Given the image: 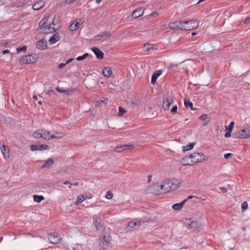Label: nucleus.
<instances>
[{
  "mask_svg": "<svg viewBox=\"0 0 250 250\" xmlns=\"http://www.w3.org/2000/svg\"><path fill=\"white\" fill-rule=\"evenodd\" d=\"M180 183H174L170 179H166L163 184L160 185L156 184L153 188H157V190H153L152 192L154 194H158L161 193H167L171 190L176 189L179 186Z\"/></svg>",
  "mask_w": 250,
  "mask_h": 250,
  "instance_id": "1",
  "label": "nucleus"
},
{
  "mask_svg": "<svg viewBox=\"0 0 250 250\" xmlns=\"http://www.w3.org/2000/svg\"><path fill=\"white\" fill-rule=\"evenodd\" d=\"M235 137L242 139H246L250 137V125L246 124L243 128L238 130L235 134Z\"/></svg>",
  "mask_w": 250,
  "mask_h": 250,
  "instance_id": "2",
  "label": "nucleus"
},
{
  "mask_svg": "<svg viewBox=\"0 0 250 250\" xmlns=\"http://www.w3.org/2000/svg\"><path fill=\"white\" fill-rule=\"evenodd\" d=\"M33 136L36 138H42L44 140H50V132L45 129H39L35 131Z\"/></svg>",
  "mask_w": 250,
  "mask_h": 250,
  "instance_id": "3",
  "label": "nucleus"
},
{
  "mask_svg": "<svg viewBox=\"0 0 250 250\" xmlns=\"http://www.w3.org/2000/svg\"><path fill=\"white\" fill-rule=\"evenodd\" d=\"M184 30H190L197 28L199 26V22L197 20L183 21Z\"/></svg>",
  "mask_w": 250,
  "mask_h": 250,
  "instance_id": "4",
  "label": "nucleus"
},
{
  "mask_svg": "<svg viewBox=\"0 0 250 250\" xmlns=\"http://www.w3.org/2000/svg\"><path fill=\"white\" fill-rule=\"evenodd\" d=\"M190 154L194 164L198 162H202L205 160V156L203 153L195 152Z\"/></svg>",
  "mask_w": 250,
  "mask_h": 250,
  "instance_id": "5",
  "label": "nucleus"
},
{
  "mask_svg": "<svg viewBox=\"0 0 250 250\" xmlns=\"http://www.w3.org/2000/svg\"><path fill=\"white\" fill-rule=\"evenodd\" d=\"M174 102L173 98L171 96H168L165 98L163 101L162 107L165 111H169L170 105Z\"/></svg>",
  "mask_w": 250,
  "mask_h": 250,
  "instance_id": "6",
  "label": "nucleus"
},
{
  "mask_svg": "<svg viewBox=\"0 0 250 250\" xmlns=\"http://www.w3.org/2000/svg\"><path fill=\"white\" fill-rule=\"evenodd\" d=\"M36 62V58L32 55L23 56L20 60V62L22 64L33 63Z\"/></svg>",
  "mask_w": 250,
  "mask_h": 250,
  "instance_id": "7",
  "label": "nucleus"
},
{
  "mask_svg": "<svg viewBox=\"0 0 250 250\" xmlns=\"http://www.w3.org/2000/svg\"><path fill=\"white\" fill-rule=\"evenodd\" d=\"M168 27L171 29H180L184 30L183 28V27H184L183 21H178L170 22L168 24Z\"/></svg>",
  "mask_w": 250,
  "mask_h": 250,
  "instance_id": "8",
  "label": "nucleus"
},
{
  "mask_svg": "<svg viewBox=\"0 0 250 250\" xmlns=\"http://www.w3.org/2000/svg\"><path fill=\"white\" fill-rule=\"evenodd\" d=\"M111 36V33L109 32L105 31L95 37L94 39L96 41H104L109 39Z\"/></svg>",
  "mask_w": 250,
  "mask_h": 250,
  "instance_id": "9",
  "label": "nucleus"
},
{
  "mask_svg": "<svg viewBox=\"0 0 250 250\" xmlns=\"http://www.w3.org/2000/svg\"><path fill=\"white\" fill-rule=\"evenodd\" d=\"M186 226L190 229H195L198 227V223L197 221L192 220L190 218L187 219L185 223Z\"/></svg>",
  "mask_w": 250,
  "mask_h": 250,
  "instance_id": "10",
  "label": "nucleus"
},
{
  "mask_svg": "<svg viewBox=\"0 0 250 250\" xmlns=\"http://www.w3.org/2000/svg\"><path fill=\"white\" fill-rule=\"evenodd\" d=\"M48 238L51 243L56 244L59 243L61 237L58 233L54 232L50 234Z\"/></svg>",
  "mask_w": 250,
  "mask_h": 250,
  "instance_id": "11",
  "label": "nucleus"
},
{
  "mask_svg": "<svg viewBox=\"0 0 250 250\" xmlns=\"http://www.w3.org/2000/svg\"><path fill=\"white\" fill-rule=\"evenodd\" d=\"M49 148L47 145H33L30 146V149L32 151L36 150H46Z\"/></svg>",
  "mask_w": 250,
  "mask_h": 250,
  "instance_id": "12",
  "label": "nucleus"
},
{
  "mask_svg": "<svg viewBox=\"0 0 250 250\" xmlns=\"http://www.w3.org/2000/svg\"><path fill=\"white\" fill-rule=\"evenodd\" d=\"M83 21H84L82 19H79L78 21H76L74 23H72L69 26V29L71 31H74L77 30V29H78V28L83 22Z\"/></svg>",
  "mask_w": 250,
  "mask_h": 250,
  "instance_id": "13",
  "label": "nucleus"
},
{
  "mask_svg": "<svg viewBox=\"0 0 250 250\" xmlns=\"http://www.w3.org/2000/svg\"><path fill=\"white\" fill-rule=\"evenodd\" d=\"M181 163L184 166H190L194 165L192 159L191 158V154H190L188 156H186L184 157L181 160Z\"/></svg>",
  "mask_w": 250,
  "mask_h": 250,
  "instance_id": "14",
  "label": "nucleus"
},
{
  "mask_svg": "<svg viewBox=\"0 0 250 250\" xmlns=\"http://www.w3.org/2000/svg\"><path fill=\"white\" fill-rule=\"evenodd\" d=\"M110 241V238L108 235H102L100 238V245L103 247L107 246Z\"/></svg>",
  "mask_w": 250,
  "mask_h": 250,
  "instance_id": "15",
  "label": "nucleus"
},
{
  "mask_svg": "<svg viewBox=\"0 0 250 250\" xmlns=\"http://www.w3.org/2000/svg\"><path fill=\"white\" fill-rule=\"evenodd\" d=\"M56 31L55 28L52 26L51 24H49L48 25H46L43 28H42V30L40 31L41 32L45 33V34H49L53 33Z\"/></svg>",
  "mask_w": 250,
  "mask_h": 250,
  "instance_id": "16",
  "label": "nucleus"
},
{
  "mask_svg": "<svg viewBox=\"0 0 250 250\" xmlns=\"http://www.w3.org/2000/svg\"><path fill=\"white\" fill-rule=\"evenodd\" d=\"M93 223L97 229L101 230L103 228V224L100 218L97 216L93 217Z\"/></svg>",
  "mask_w": 250,
  "mask_h": 250,
  "instance_id": "17",
  "label": "nucleus"
},
{
  "mask_svg": "<svg viewBox=\"0 0 250 250\" xmlns=\"http://www.w3.org/2000/svg\"><path fill=\"white\" fill-rule=\"evenodd\" d=\"M47 43L46 40L43 39L38 41L36 44V47L40 50H44L47 48Z\"/></svg>",
  "mask_w": 250,
  "mask_h": 250,
  "instance_id": "18",
  "label": "nucleus"
},
{
  "mask_svg": "<svg viewBox=\"0 0 250 250\" xmlns=\"http://www.w3.org/2000/svg\"><path fill=\"white\" fill-rule=\"evenodd\" d=\"M141 225V221H138L137 222H130L128 223L127 229L128 230L131 229H136L139 228Z\"/></svg>",
  "mask_w": 250,
  "mask_h": 250,
  "instance_id": "19",
  "label": "nucleus"
},
{
  "mask_svg": "<svg viewBox=\"0 0 250 250\" xmlns=\"http://www.w3.org/2000/svg\"><path fill=\"white\" fill-rule=\"evenodd\" d=\"M144 12V11L142 8L136 9L133 12L132 17L134 19L138 18L142 16L143 15Z\"/></svg>",
  "mask_w": 250,
  "mask_h": 250,
  "instance_id": "20",
  "label": "nucleus"
},
{
  "mask_svg": "<svg viewBox=\"0 0 250 250\" xmlns=\"http://www.w3.org/2000/svg\"><path fill=\"white\" fill-rule=\"evenodd\" d=\"M92 50L94 53V54H95L98 59H102L104 58L103 52L98 48L96 47H93L92 48Z\"/></svg>",
  "mask_w": 250,
  "mask_h": 250,
  "instance_id": "21",
  "label": "nucleus"
},
{
  "mask_svg": "<svg viewBox=\"0 0 250 250\" xmlns=\"http://www.w3.org/2000/svg\"><path fill=\"white\" fill-rule=\"evenodd\" d=\"M65 133L62 132H55V133L51 134L50 133V140L51 139H60L65 136Z\"/></svg>",
  "mask_w": 250,
  "mask_h": 250,
  "instance_id": "22",
  "label": "nucleus"
},
{
  "mask_svg": "<svg viewBox=\"0 0 250 250\" xmlns=\"http://www.w3.org/2000/svg\"><path fill=\"white\" fill-rule=\"evenodd\" d=\"M199 119L201 121V124L203 126L207 125L210 121V118L207 114H203L199 117Z\"/></svg>",
  "mask_w": 250,
  "mask_h": 250,
  "instance_id": "23",
  "label": "nucleus"
},
{
  "mask_svg": "<svg viewBox=\"0 0 250 250\" xmlns=\"http://www.w3.org/2000/svg\"><path fill=\"white\" fill-rule=\"evenodd\" d=\"M187 199H186L184 200L180 203H177V204H174L172 206V208L174 210H176V211L180 210L182 209L183 206L184 205V204H185V203L187 202Z\"/></svg>",
  "mask_w": 250,
  "mask_h": 250,
  "instance_id": "24",
  "label": "nucleus"
},
{
  "mask_svg": "<svg viewBox=\"0 0 250 250\" xmlns=\"http://www.w3.org/2000/svg\"><path fill=\"white\" fill-rule=\"evenodd\" d=\"M162 71L161 70H158L156 71L152 74L151 77V83L152 84H154L157 80V78L162 74Z\"/></svg>",
  "mask_w": 250,
  "mask_h": 250,
  "instance_id": "25",
  "label": "nucleus"
},
{
  "mask_svg": "<svg viewBox=\"0 0 250 250\" xmlns=\"http://www.w3.org/2000/svg\"><path fill=\"white\" fill-rule=\"evenodd\" d=\"M133 147L132 145H124L120 146H118L115 147V150L118 152L122 151L124 150H126L129 148H131Z\"/></svg>",
  "mask_w": 250,
  "mask_h": 250,
  "instance_id": "26",
  "label": "nucleus"
},
{
  "mask_svg": "<svg viewBox=\"0 0 250 250\" xmlns=\"http://www.w3.org/2000/svg\"><path fill=\"white\" fill-rule=\"evenodd\" d=\"M60 39V36L58 33H55L52 35L49 40L50 44H54L57 42Z\"/></svg>",
  "mask_w": 250,
  "mask_h": 250,
  "instance_id": "27",
  "label": "nucleus"
},
{
  "mask_svg": "<svg viewBox=\"0 0 250 250\" xmlns=\"http://www.w3.org/2000/svg\"><path fill=\"white\" fill-rule=\"evenodd\" d=\"M44 5V2L43 1L41 0L38 2H35L33 5V9L35 10H38L42 8Z\"/></svg>",
  "mask_w": 250,
  "mask_h": 250,
  "instance_id": "28",
  "label": "nucleus"
},
{
  "mask_svg": "<svg viewBox=\"0 0 250 250\" xmlns=\"http://www.w3.org/2000/svg\"><path fill=\"white\" fill-rule=\"evenodd\" d=\"M1 151L3 156L5 158H8L10 157L9 150L7 149L5 145H2L1 147Z\"/></svg>",
  "mask_w": 250,
  "mask_h": 250,
  "instance_id": "29",
  "label": "nucleus"
},
{
  "mask_svg": "<svg viewBox=\"0 0 250 250\" xmlns=\"http://www.w3.org/2000/svg\"><path fill=\"white\" fill-rule=\"evenodd\" d=\"M112 70L111 68L109 67H104L103 69V73L104 77L106 78H109L111 76L112 74Z\"/></svg>",
  "mask_w": 250,
  "mask_h": 250,
  "instance_id": "30",
  "label": "nucleus"
},
{
  "mask_svg": "<svg viewBox=\"0 0 250 250\" xmlns=\"http://www.w3.org/2000/svg\"><path fill=\"white\" fill-rule=\"evenodd\" d=\"M49 17H47L43 18L42 21L39 22V25L40 27V30H42V28H43L46 26V24L49 20Z\"/></svg>",
  "mask_w": 250,
  "mask_h": 250,
  "instance_id": "31",
  "label": "nucleus"
},
{
  "mask_svg": "<svg viewBox=\"0 0 250 250\" xmlns=\"http://www.w3.org/2000/svg\"><path fill=\"white\" fill-rule=\"evenodd\" d=\"M54 164V161L52 159L49 158L48 159L46 162L42 166V168H43L45 167H51Z\"/></svg>",
  "mask_w": 250,
  "mask_h": 250,
  "instance_id": "32",
  "label": "nucleus"
},
{
  "mask_svg": "<svg viewBox=\"0 0 250 250\" xmlns=\"http://www.w3.org/2000/svg\"><path fill=\"white\" fill-rule=\"evenodd\" d=\"M34 201L37 203H40L44 199V197L42 195H34L33 196Z\"/></svg>",
  "mask_w": 250,
  "mask_h": 250,
  "instance_id": "33",
  "label": "nucleus"
},
{
  "mask_svg": "<svg viewBox=\"0 0 250 250\" xmlns=\"http://www.w3.org/2000/svg\"><path fill=\"white\" fill-rule=\"evenodd\" d=\"M152 48H153V45L151 43H146L143 46L144 51L146 52L150 50Z\"/></svg>",
  "mask_w": 250,
  "mask_h": 250,
  "instance_id": "34",
  "label": "nucleus"
},
{
  "mask_svg": "<svg viewBox=\"0 0 250 250\" xmlns=\"http://www.w3.org/2000/svg\"><path fill=\"white\" fill-rule=\"evenodd\" d=\"M84 198L83 195L78 196L77 198V200L75 203V205H78V204L81 203L84 200Z\"/></svg>",
  "mask_w": 250,
  "mask_h": 250,
  "instance_id": "35",
  "label": "nucleus"
},
{
  "mask_svg": "<svg viewBox=\"0 0 250 250\" xmlns=\"http://www.w3.org/2000/svg\"><path fill=\"white\" fill-rule=\"evenodd\" d=\"M184 104L186 107L192 109V103L189 100L185 99Z\"/></svg>",
  "mask_w": 250,
  "mask_h": 250,
  "instance_id": "36",
  "label": "nucleus"
},
{
  "mask_svg": "<svg viewBox=\"0 0 250 250\" xmlns=\"http://www.w3.org/2000/svg\"><path fill=\"white\" fill-rule=\"evenodd\" d=\"M194 145V144L193 143H190L188 145H187L186 146H183L182 147L183 151H186L191 149L193 147Z\"/></svg>",
  "mask_w": 250,
  "mask_h": 250,
  "instance_id": "37",
  "label": "nucleus"
},
{
  "mask_svg": "<svg viewBox=\"0 0 250 250\" xmlns=\"http://www.w3.org/2000/svg\"><path fill=\"white\" fill-rule=\"evenodd\" d=\"M126 112V110H125V109L123 108L121 106H120L119 107L118 116L119 117H122Z\"/></svg>",
  "mask_w": 250,
  "mask_h": 250,
  "instance_id": "38",
  "label": "nucleus"
},
{
  "mask_svg": "<svg viewBox=\"0 0 250 250\" xmlns=\"http://www.w3.org/2000/svg\"><path fill=\"white\" fill-rule=\"evenodd\" d=\"M177 106L176 105H175L172 106V107L170 110V113L171 114L174 115L177 113Z\"/></svg>",
  "mask_w": 250,
  "mask_h": 250,
  "instance_id": "39",
  "label": "nucleus"
},
{
  "mask_svg": "<svg viewBox=\"0 0 250 250\" xmlns=\"http://www.w3.org/2000/svg\"><path fill=\"white\" fill-rule=\"evenodd\" d=\"M241 208L242 209V211L244 212L248 208V204L246 202H244L241 204Z\"/></svg>",
  "mask_w": 250,
  "mask_h": 250,
  "instance_id": "40",
  "label": "nucleus"
},
{
  "mask_svg": "<svg viewBox=\"0 0 250 250\" xmlns=\"http://www.w3.org/2000/svg\"><path fill=\"white\" fill-rule=\"evenodd\" d=\"M234 123L233 122H230L229 127L228 128L227 126H226V129L229 130V131H231L234 127Z\"/></svg>",
  "mask_w": 250,
  "mask_h": 250,
  "instance_id": "41",
  "label": "nucleus"
},
{
  "mask_svg": "<svg viewBox=\"0 0 250 250\" xmlns=\"http://www.w3.org/2000/svg\"><path fill=\"white\" fill-rule=\"evenodd\" d=\"M113 197V194L110 191H107L105 194V197L108 199H110Z\"/></svg>",
  "mask_w": 250,
  "mask_h": 250,
  "instance_id": "42",
  "label": "nucleus"
},
{
  "mask_svg": "<svg viewBox=\"0 0 250 250\" xmlns=\"http://www.w3.org/2000/svg\"><path fill=\"white\" fill-rule=\"evenodd\" d=\"M26 49H27V47H26V46H23L22 47H19L17 49V52L18 53L21 52V51H26Z\"/></svg>",
  "mask_w": 250,
  "mask_h": 250,
  "instance_id": "43",
  "label": "nucleus"
},
{
  "mask_svg": "<svg viewBox=\"0 0 250 250\" xmlns=\"http://www.w3.org/2000/svg\"><path fill=\"white\" fill-rule=\"evenodd\" d=\"M160 28L162 30H165L167 28V24L163 23L160 25Z\"/></svg>",
  "mask_w": 250,
  "mask_h": 250,
  "instance_id": "44",
  "label": "nucleus"
},
{
  "mask_svg": "<svg viewBox=\"0 0 250 250\" xmlns=\"http://www.w3.org/2000/svg\"><path fill=\"white\" fill-rule=\"evenodd\" d=\"M231 131H229V130H228V132H226L225 135H224V136L226 137V138H229V137H230L231 136Z\"/></svg>",
  "mask_w": 250,
  "mask_h": 250,
  "instance_id": "45",
  "label": "nucleus"
},
{
  "mask_svg": "<svg viewBox=\"0 0 250 250\" xmlns=\"http://www.w3.org/2000/svg\"><path fill=\"white\" fill-rule=\"evenodd\" d=\"M107 101H108L107 98H105L104 97H102L100 99V101L103 103H106Z\"/></svg>",
  "mask_w": 250,
  "mask_h": 250,
  "instance_id": "46",
  "label": "nucleus"
},
{
  "mask_svg": "<svg viewBox=\"0 0 250 250\" xmlns=\"http://www.w3.org/2000/svg\"><path fill=\"white\" fill-rule=\"evenodd\" d=\"M232 155V154L231 153H227V154H225L224 155V158L226 159H228L229 158L230 156H231Z\"/></svg>",
  "mask_w": 250,
  "mask_h": 250,
  "instance_id": "47",
  "label": "nucleus"
},
{
  "mask_svg": "<svg viewBox=\"0 0 250 250\" xmlns=\"http://www.w3.org/2000/svg\"><path fill=\"white\" fill-rule=\"evenodd\" d=\"M77 60L78 61H80L82 60H83L85 59V58L83 57V55H82L81 56H79L76 58Z\"/></svg>",
  "mask_w": 250,
  "mask_h": 250,
  "instance_id": "48",
  "label": "nucleus"
},
{
  "mask_svg": "<svg viewBox=\"0 0 250 250\" xmlns=\"http://www.w3.org/2000/svg\"><path fill=\"white\" fill-rule=\"evenodd\" d=\"M219 189L223 193H226L227 192V189L224 187H220Z\"/></svg>",
  "mask_w": 250,
  "mask_h": 250,
  "instance_id": "49",
  "label": "nucleus"
},
{
  "mask_svg": "<svg viewBox=\"0 0 250 250\" xmlns=\"http://www.w3.org/2000/svg\"><path fill=\"white\" fill-rule=\"evenodd\" d=\"M154 185H154L153 186H152L151 187H150V188H149V191H150L151 192H152V193H153V192H152V191H153V190H157L158 189V188H153V187H154Z\"/></svg>",
  "mask_w": 250,
  "mask_h": 250,
  "instance_id": "50",
  "label": "nucleus"
},
{
  "mask_svg": "<svg viewBox=\"0 0 250 250\" xmlns=\"http://www.w3.org/2000/svg\"><path fill=\"white\" fill-rule=\"evenodd\" d=\"M66 65L65 63H60L58 65V67L59 69H62V68L65 65Z\"/></svg>",
  "mask_w": 250,
  "mask_h": 250,
  "instance_id": "51",
  "label": "nucleus"
},
{
  "mask_svg": "<svg viewBox=\"0 0 250 250\" xmlns=\"http://www.w3.org/2000/svg\"><path fill=\"white\" fill-rule=\"evenodd\" d=\"M249 22H250V17L247 18L244 21V23L245 24H247Z\"/></svg>",
  "mask_w": 250,
  "mask_h": 250,
  "instance_id": "52",
  "label": "nucleus"
},
{
  "mask_svg": "<svg viewBox=\"0 0 250 250\" xmlns=\"http://www.w3.org/2000/svg\"><path fill=\"white\" fill-rule=\"evenodd\" d=\"M56 90L58 91V92H64V90H62V88H60V87H57L56 88Z\"/></svg>",
  "mask_w": 250,
  "mask_h": 250,
  "instance_id": "53",
  "label": "nucleus"
},
{
  "mask_svg": "<svg viewBox=\"0 0 250 250\" xmlns=\"http://www.w3.org/2000/svg\"><path fill=\"white\" fill-rule=\"evenodd\" d=\"M158 15V13L157 12H153L152 13H151L149 16H151V17H154V16H157Z\"/></svg>",
  "mask_w": 250,
  "mask_h": 250,
  "instance_id": "54",
  "label": "nucleus"
},
{
  "mask_svg": "<svg viewBox=\"0 0 250 250\" xmlns=\"http://www.w3.org/2000/svg\"><path fill=\"white\" fill-rule=\"evenodd\" d=\"M76 0H66V3L67 4H69L72 3L73 2L76 1Z\"/></svg>",
  "mask_w": 250,
  "mask_h": 250,
  "instance_id": "55",
  "label": "nucleus"
},
{
  "mask_svg": "<svg viewBox=\"0 0 250 250\" xmlns=\"http://www.w3.org/2000/svg\"><path fill=\"white\" fill-rule=\"evenodd\" d=\"M73 58H70L68 60H67V61H66L65 64H67L70 62H71L72 61H73Z\"/></svg>",
  "mask_w": 250,
  "mask_h": 250,
  "instance_id": "56",
  "label": "nucleus"
},
{
  "mask_svg": "<svg viewBox=\"0 0 250 250\" xmlns=\"http://www.w3.org/2000/svg\"><path fill=\"white\" fill-rule=\"evenodd\" d=\"M9 50H4L2 51V54H6L7 53H9Z\"/></svg>",
  "mask_w": 250,
  "mask_h": 250,
  "instance_id": "57",
  "label": "nucleus"
},
{
  "mask_svg": "<svg viewBox=\"0 0 250 250\" xmlns=\"http://www.w3.org/2000/svg\"><path fill=\"white\" fill-rule=\"evenodd\" d=\"M193 197H195V196H192V195H189L188 196V197H187V200L188 199H192L193 198Z\"/></svg>",
  "mask_w": 250,
  "mask_h": 250,
  "instance_id": "58",
  "label": "nucleus"
},
{
  "mask_svg": "<svg viewBox=\"0 0 250 250\" xmlns=\"http://www.w3.org/2000/svg\"><path fill=\"white\" fill-rule=\"evenodd\" d=\"M33 98L34 100H35V101L38 100V97L36 95H34Z\"/></svg>",
  "mask_w": 250,
  "mask_h": 250,
  "instance_id": "59",
  "label": "nucleus"
},
{
  "mask_svg": "<svg viewBox=\"0 0 250 250\" xmlns=\"http://www.w3.org/2000/svg\"><path fill=\"white\" fill-rule=\"evenodd\" d=\"M83 57L85 58V59L89 55L88 53H85L83 55Z\"/></svg>",
  "mask_w": 250,
  "mask_h": 250,
  "instance_id": "60",
  "label": "nucleus"
},
{
  "mask_svg": "<svg viewBox=\"0 0 250 250\" xmlns=\"http://www.w3.org/2000/svg\"><path fill=\"white\" fill-rule=\"evenodd\" d=\"M63 184L64 185H67L68 184H70V183L68 181H66L63 182Z\"/></svg>",
  "mask_w": 250,
  "mask_h": 250,
  "instance_id": "61",
  "label": "nucleus"
},
{
  "mask_svg": "<svg viewBox=\"0 0 250 250\" xmlns=\"http://www.w3.org/2000/svg\"><path fill=\"white\" fill-rule=\"evenodd\" d=\"M148 177V181H150L151 180V175H149Z\"/></svg>",
  "mask_w": 250,
  "mask_h": 250,
  "instance_id": "62",
  "label": "nucleus"
},
{
  "mask_svg": "<svg viewBox=\"0 0 250 250\" xmlns=\"http://www.w3.org/2000/svg\"><path fill=\"white\" fill-rule=\"evenodd\" d=\"M102 0H96V2L98 3L101 1Z\"/></svg>",
  "mask_w": 250,
  "mask_h": 250,
  "instance_id": "63",
  "label": "nucleus"
},
{
  "mask_svg": "<svg viewBox=\"0 0 250 250\" xmlns=\"http://www.w3.org/2000/svg\"><path fill=\"white\" fill-rule=\"evenodd\" d=\"M195 35H196V33H195V32H193L191 33V35L192 36H195Z\"/></svg>",
  "mask_w": 250,
  "mask_h": 250,
  "instance_id": "64",
  "label": "nucleus"
}]
</instances>
